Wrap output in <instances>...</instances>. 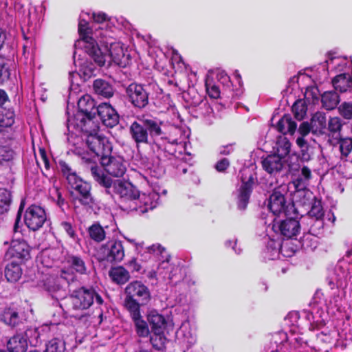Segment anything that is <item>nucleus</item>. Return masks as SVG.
I'll list each match as a JSON object with an SVG mask.
<instances>
[{"label": "nucleus", "mask_w": 352, "mask_h": 352, "mask_svg": "<svg viewBox=\"0 0 352 352\" xmlns=\"http://www.w3.org/2000/svg\"><path fill=\"white\" fill-rule=\"evenodd\" d=\"M314 223L311 226V229L314 231L320 230L323 228L324 226V218L323 219H314ZM313 222V221H311Z\"/></svg>", "instance_id": "nucleus-61"}, {"label": "nucleus", "mask_w": 352, "mask_h": 352, "mask_svg": "<svg viewBox=\"0 0 352 352\" xmlns=\"http://www.w3.org/2000/svg\"><path fill=\"white\" fill-rule=\"evenodd\" d=\"M12 201L11 191L5 188H0V214L7 213L10 210Z\"/></svg>", "instance_id": "nucleus-37"}, {"label": "nucleus", "mask_w": 352, "mask_h": 352, "mask_svg": "<svg viewBox=\"0 0 352 352\" xmlns=\"http://www.w3.org/2000/svg\"><path fill=\"white\" fill-rule=\"evenodd\" d=\"M235 143L228 144L219 148V153L222 155H228L234 152Z\"/></svg>", "instance_id": "nucleus-59"}, {"label": "nucleus", "mask_w": 352, "mask_h": 352, "mask_svg": "<svg viewBox=\"0 0 352 352\" xmlns=\"http://www.w3.org/2000/svg\"><path fill=\"white\" fill-rule=\"evenodd\" d=\"M147 321L151 331H164L167 325V321L164 316L156 311H151L147 315Z\"/></svg>", "instance_id": "nucleus-29"}, {"label": "nucleus", "mask_w": 352, "mask_h": 352, "mask_svg": "<svg viewBox=\"0 0 352 352\" xmlns=\"http://www.w3.org/2000/svg\"><path fill=\"white\" fill-rule=\"evenodd\" d=\"M65 342L62 339L54 338L46 343L45 352H65Z\"/></svg>", "instance_id": "nucleus-40"}, {"label": "nucleus", "mask_w": 352, "mask_h": 352, "mask_svg": "<svg viewBox=\"0 0 352 352\" xmlns=\"http://www.w3.org/2000/svg\"><path fill=\"white\" fill-rule=\"evenodd\" d=\"M96 71V67L94 65L89 61H84L80 66L79 72L85 80L90 78L94 75Z\"/></svg>", "instance_id": "nucleus-44"}, {"label": "nucleus", "mask_w": 352, "mask_h": 352, "mask_svg": "<svg viewBox=\"0 0 352 352\" xmlns=\"http://www.w3.org/2000/svg\"><path fill=\"white\" fill-rule=\"evenodd\" d=\"M124 306L128 311L140 310L151 300L148 288L141 281L131 282L125 288Z\"/></svg>", "instance_id": "nucleus-4"}, {"label": "nucleus", "mask_w": 352, "mask_h": 352, "mask_svg": "<svg viewBox=\"0 0 352 352\" xmlns=\"http://www.w3.org/2000/svg\"><path fill=\"white\" fill-rule=\"evenodd\" d=\"M14 123V113L10 109L0 107V127H10Z\"/></svg>", "instance_id": "nucleus-41"}, {"label": "nucleus", "mask_w": 352, "mask_h": 352, "mask_svg": "<svg viewBox=\"0 0 352 352\" xmlns=\"http://www.w3.org/2000/svg\"><path fill=\"white\" fill-rule=\"evenodd\" d=\"M155 194H140L134 206H129V210L131 211H136L138 212L144 214L148 210L154 209L157 206V202L155 200Z\"/></svg>", "instance_id": "nucleus-19"}, {"label": "nucleus", "mask_w": 352, "mask_h": 352, "mask_svg": "<svg viewBox=\"0 0 352 352\" xmlns=\"http://www.w3.org/2000/svg\"><path fill=\"white\" fill-rule=\"evenodd\" d=\"M23 219L29 230L38 231L47 221L46 210L41 206L31 204L25 209Z\"/></svg>", "instance_id": "nucleus-9"}, {"label": "nucleus", "mask_w": 352, "mask_h": 352, "mask_svg": "<svg viewBox=\"0 0 352 352\" xmlns=\"http://www.w3.org/2000/svg\"><path fill=\"white\" fill-rule=\"evenodd\" d=\"M74 192L72 193L74 201H78L86 208H92L95 199L91 194V186L82 179H76L70 183Z\"/></svg>", "instance_id": "nucleus-10"}, {"label": "nucleus", "mask_w": 352, "mask_h": 352, "mask_svg": "<svg viewBox=\"0 0 352 352\" xmlns=\"http://www.w3.org/2000/svg\"><path fill=\"white\" fill-rule=\"evenodd\" d=\"M331 83L336 91L344 93L352 88V79L349 73H342L336 75L331 80Z\"/></svg>", "instance_id": "nucleus-27"}, {"label": "nucleus", "mask_w": 352, "mask_h": 352, "mask_svg": "<svg viewBox=\"0 0 352 352\" xmlns=\"http://www.w3.org/2000/svg\"><path fill=\"white\" fill-rule=\"evenodd\" d=\"M301 177H303V179L307 181H309L311 178V172L308 166H304L301 168Z\"/></svg>", "instance_id": "nucleus-63"}, {"label": "nucleus", "mask_w": 352, "mask_h": 352, "mask_svg": "<svg viewBox=\"0 0 352 352\" xmlns=\"http://www.w3.org/2000/svg\"><path fill=\"white\" fill-rule=\"evenodd\" d=\"M150 336V342L153 348L157 351H164L166 349V344L168 340L164 334V331H151Z\"/></svg>", "instance_id": "nucleus-36"}, {"label": "nucleus", "mask_w": 352, "mask_h": 352, "mask_svg": "<svg viewBox=\"0 0 352 352\" xmlns=\"http://www.w3.org/2000/svg\"><path fill=\"white\" fill-rule=\"evenodd\" d=\"M128 266L133 272H139L141 269V265L137 262V259L135 258H133L129 261Z\"/></svg>", "instance_id": "nucleus-62"}, {"label": "nucleus", "mask_w": 352, "mask_h": 352, "mask_svg": "<svg viewBox=\"0 0 352 352\" xmlns=\"http://www.w3.org/2000/svg\"><path fill=\"white\" fill-rule=\"evenodd\" d=\"M57 206H58L62 212H65V208H68L69 205L65 198L62 195V192L58 188H55V197L53 198Z\"/></svg>", "instance_id": "nucleus-50"}, {"label": "nucleus", "mask_w": 352, "mask_h": 352, "mask_svg": "<svg viewBox=\"0 0 352 352\" xmlns=\"http://www.w3.org/2000/svg\"><path fill=\"white\" fill-rule=\"evenodd\" d=\"M287 218L278 223V229L281 236L285 239H291L296 236L300 232V223L298 211L292 215L286 216Z\"/></svg>", "instance_id": "nucleus-14"}, {"label": "nucleus", "mask_w": 352, "mask_h": 352, "mask_svg": "<svg viewBox=\"0 0 352 352\" xmlns=\"http://www.w3.org/2000/svg\"><path fill=\"white\" fill-rule=\"evenodd\" d=\"M96 112L102 124L108 128H113L120 122L118 113L109 102L100 103L96 107Z\"/></svg>", "instance_id": "nucleus-16"}, {"label": "nucleus", "mask_w": 352, "mask_h": 352, "mask_svg": "<svg viewBox=\"0 0 352 352\" xmlns=\"http://www.w3.org/2000/svg\"><path fill=\"white\" fill-rule=\"evenodd\" d=\"M93 89L94 93L99 97L109 99L112 98L115 93V89L113 85L109 81L97 78L93 82Z\"/></svg>", "instance_id": "nucleus-24"}, {"label": "nucleus", "mask_w": 352, "mask_h": 352, "mask_svg": "<svg viewBox=\"0 0 352 352\" xmlns=\"http://www.w3.org/2000/svg\"><path fill=\"white\" fill-rule=\"evenodd\" d=\"M104 180L107 184L101 182L100 186L105 188L106 194L111 196L118 195L122 203V208L129 209V206H134L135 200L140 196V191L134 185L120 179L113 180L108 176Z\"/></svg>", "instance_id": "nucleus-3"}, {"label": "nucleus", "mask_w": 352, "mask_h": 352, "mask_svg": "<svg viewBox=\"0 0 352 352\" xmlns=\"http://www.w3.org/2000/svg\"><path fill=\"white\" fill-rule=\"evenodd\" d=\"M148 251L150 253H156L157 254H162L164 252H166L165 248L162 247L160 245H153L149 246L148 247Z\"/></svg>", "instance_id": "nucleus-60"}, {"label": "nucleus", "mask_w": 352, "mask_h": 352, "mask_svg": "<svg viewBox=\"0 0 352 352\" xmlns=\"http://www.w3.org/2000/svg\"><path fill=\"white\" fill-rule=\"evenodd\" d=\"M206 92L208 96L212 99H218L220 98L221 91L218 85L212 82L206 81L205 83Z\"/></svg>", "instance_id": "nucleus-47"}, {"label": "nucleus", "mask_w": 352, "mask_h": 352, "mask_svg": "<svg viewBox=\"0 0 352 352\" xmlns=\"http://www.w3.org/2000/svg\"><path fill=\"white\" fill-rule=\"evenodd\" d=\"M261 165L266 173L275 176L282 171L284 162L278 155L273 153L267 155L265 157H262Z\"/></svg>", "instance_id": "nucleus-20"}, {"label": "nucleus", "mask_w": 352, "mask_h": 352, "mask_svg": "<svg viewBox=\"0 0 352 352\" xmlns=\"http://www.w3.org/2000/svg\"><path fill=\"white\" fill-rule=\"evenodd\" d=\"M129 313L133 322L137 336L140 338H147L151 331L149 329L147 322L142 318L140 310L131 311Z\"/></svg>", "instance_id": "nucleus-23"}, {"label": "nucleus", "mask_w": 352, "mask_h": 352, "mask_svg": "<svg viewBox=\"0 0 352 352\" xmlns=\"http://www.w3.org/2000/svg\"><path fill=\"white\" fill-rule=\"evenodd\" d=\"M41 287L56 300L65 299L69 293L65 283L56 276H49L41 281Z\"/></svg>", "instance_id": "nucleus-11"}, {"label": "nucleus", "mask_w": 352, "mask_h": 352, "mask_svg": "<svg viewBox=\"0 0 352 352\" xmlns=\"http://www.w3.org/2000/svg\"><path fill=\"white\" fill-rule=\"evenodd\" d=\"M1 320L11 328L18 327L22 324V318L16 309L6 307L1 314Z\"/></svg>", "instance_id": "nucleus-25"}, {"label": "nucleus", "mask_w": 352, "mask_h": 352, "mask_svg": "<svg viewBox=\"0 0 352 352\" xmlns=\"http://www.w3.org/2000/svg\"><path fill=\"white\" fill-rule=\"evenodd\" d=\"M3 264L5 265L4 274L7 280L10 283L17 282L22 275L21 265L23 263L11 259L5 261L4 256Z\"/></svg>", "instance_id": "nucleus-21"}, {"label": "nucleus", "mask_w": 352, "mask_h": 352, "mask_svg": "<svg viewBox=\"0 0 352 352\" xmlns=\"http://www.w3.org/2000/svg\"><path fill=\"white\" fill-rule=\"evenodd\" d=\"M158 88L156 83L141 84L135 82L130 83L124 89L125 97L131 106L138 110H143L149 104V89Z\"/></svg>", "instance_id": "nucleus-5"}, {"label": "nucleus", "mask_w": 352, "mask_h": 352, "mask_svg": "<svg viewBox=\"0 0 352 352\" xmlns=\"http://www.w3.org/2000/svg\"><path fill=\"white\" fill-rule=\"evenodd\" d=\"M124 257V249L122 242L119 240H110L103 244L98 253L99 262H120Z\"/></svg>", "instance_id": "nucleus-8"}, {"label": "nucleus", "mask_w": 352, "mask_h": 352, "mask_svg": "<svg viewBox=\"0 0 352 352\" xmlns=\"http://www.w3.org/2000/svg\"><path fill=\"white\" fill-rule=\"evenodd\" d=\"M30 251L31 248L25 240L13 241L4 254L5 261L11 259L25 264L31 258Z\"/></svg>", "instance_id": "nucleus-12"}, {"label": "nucleus", "mask_w": 352, "mask_h": 352, "mask_svg": "<svg viewBox=\"0 0 352 352\" xmlns=\"http://www.w3.org/2000/svg\"><path fill=\"white\" fill-rule=\"evenodd\" d=\"M327 124L328 126L327 127V131L329 132V136L331 135L332 137H334L335 135H340V131L342 129V123L340 118H330Z\"/></svg>", "instance_id": "nucleus-42"}, {"label": "nucleus", "mask_w": 352, "mask_h": 352, "mask_svg": "<svg viewBox=\"0 0 352 352\" xmlns=\"http://www.w3.org/2000/svg\"><path fill=\"white\" fill-rule=\"evenodd\" d=\"M270 344L271 346L267 349V352H280L283 346L282 342H280L279 344H277L276 341L274 342L275 348L274 347V344L272 342H270Z\"/></svg>", "instance_id": "nucleus-64"}, {"label": "nucleus", "mask_w": 352, "mask_h": 352, "mask_svg": "<svg viewBox=\"0 0 352 352\" xmlns=\"http://www.w3.org/2000/svg\"><path fill=\"white\" fill-rule=\"evenodd\" d=\"M81 163L84 166H87V168L90 169L91 176L96 182L99 185L101 182L107 184V182L104 180V178L107 175L104 174V171L98 166L96 162L93 158L89 157L87 155H82L81 157Z\"/></svg>", "instance_id": "nucleus-22"}, {"label": "nucleus", "mask_w": 352, "mask_h": 352, "mask_svg": "<svg viewBox=\"0 0 352 352\" xmlns=\"http://www.w3.org/2000/svg\"><path fill=\"white\" fill-rule=\"evenodd\" d=\"M78 113L77 116H81L80 124L82 128L85 125L86 119L91 121L96 117V107H95V101L90 96H83L78 102Z\"/></svg>", "instance_id": "nucleus-17"}, {"label": "nucleus", "mask_w": 352, "mask_h": 352, "mask_svg": "<svg viewBox=\"0 0 352 352\" xmlns=\"http://www.w3.org/2000/svg\"><path fill=\"white\" fill-rule=\"evenodd\" d=\"M109 276L112 281L118 285H124L130 278L129 271L123 266L112 267L109 271Z\"/></svg>", "instance_id": "nucleus-31"}, {"label": "nucleus", "mask_w": 352, "mask_h": 352, "mask_svg": "<svg viewBox=\"0 0 352 352\" xmlns=\"http://www.w3.org/2000/svg\"><path fill=\"white\" fill-rule=\"evenodd\" d=\"M88 233L90 238L98 243L104 240L106 236V232L104 228L98 223L92 224L88 228Z\"/></svg>", "instance_id": "nucleus-39"}, {"label": "nucleus", "mask_w": 352, "mask_h": 352, "mask_svg": "<svg viewBox=\"0 0 352 352\" xmlns=\"http://www.w3.org/2000/svg\"><path fill=\"white\" fill-rule=\"evenodd\" d=\"M292 112L294 115V117L297 120H302L307 112V106L305 102L302 100H299L296 101L292 107Z\"/></svg>", "instance_id": "nucleus-46"}, {"label": "nucleus", "mask_w": 352, "mask_h": 352, "mask_svg": "<svg viewBox=\"0 0 352 352\" xmlns=\"http://www.w3.org/2000/svg\"><path fill=\"white\" fill-rule=\"evenodd\" d=\"M70 268L79 274H86L87 267L84 259L80 255L69 254L66 258Z\"/></svg>", "instance_id": "nucleus-33"}, {"label": "nucleus", "mask_w": 352, "mask_h": 352, "mask_svg": "<svg viewBox=\"0 0 352 352\" xmlns=\"http://www.w3.org/2000/svg\"><path fill=\"white\" fill-rule=\"evenodd\" d=\"M86 144L88 148L97 157H100V160L106 155L112 153V145L111 142L104 137L98 135V134L90 133L86 139Z\"/></svg>", "instance_id": "nucleus-13"}, {"label": "nucleus", "mask_w": 352, "mask_h": 352, "mask_svg": "<svg viewBox=\"0 0 352 352\" xmlns=\"http://www.w3.org/2000/svg\"><path fill=\"white\" fill-rule=\"evenodd\" d=\"M24 206H25V201L22 200L20 204V206H19V210L17 212V214H16V217L15 219V222H14V232H17L19 223L21 221L22 212H23Z\"/></svg>", "instance_id": "nucleus-57"}, {"label": "nucleus", "mask_w": 352, "mask_h": 352, "mask_svg": "<svg viewBox=\"0 0 352 352\" xmlns=\"http://www.w3.org/2000/svg\"><path fill=\"white\" fill-rule=\"evenodd\" d=\"M6 346L8 352H26L27 338L23 333H16L8 340Z\"/></svg>", "instance_id": "nucleus-26"}, {"label": "nucleus", "mask_w": 352, "mask_h": 352, "mask_svg": "<svg viewBox=\"0 0 352 352\" xmlns=\"http://www.w3.org/2000/svg\"><path fill=\"white\" fill-rule=\"evenodd\" d=\"M307 215L312 221L316 219H323L324 212L322 206L321 201L318 200L316 197L314 198V201L311 203V207L307 212Z\"/></svg>", "instance_id": "nucleus-38"}, {"label": "nucleus", "mask_w": 352, "mask_h": 352, "mask_svg": "<svg viewBox=\"0 0 352 352\" xmlns=\"http://www.w3.org/2000/svg\"><path fill=\"white\" fill-rule=\"evenodd\" d=\"M80 41L84 43L85 53L100 67L104 66L107 61L113 62L118 65L124 63V53L120 43H107L100 46L92 36L93 32L88 23H79L78 27Z\"/></svg>", "instance_id": "nucleus-1"}, {"label": "nucleus", "mask_w": 352, "mask_h": 352, "mask_svg": "<svg viewBox=\"0 0 352 352\" xmlns=\"http://www.w3.org/2000/svg\"><path fill=\"white\" fill-rule=\"evenodd\" d=\"M164 122L160 119L148 115L138 116L131 122L129 133L136 146L156 143L158 139L166 140L164 130Z\"/></svg>", "instance_id": "nucleus-2"}, {"label": "nucleus", "mask_w": 352, "mask_h": 352, "mask_svg": "<svg viewBox=\"0 0 352 352\" xmlns=\"http://www.w3.org/2000/svg\"><path fill=\"white\" fill-rule=\"evenodd\" d=\"M100 164L104 170L113 177H122L126 172V167L122 158L109 155H104L100 160Z\"/></svg>", "instance_id": "nucleus-18"}, {"label": "nucleus", "mask_w": 352, "mask_h": 352, "mask_svg": "<svg viewBox=\"0 0 352 352\" xmlns=\"http://www.w3.org/2000/svg\"><path fill=\"white\" fill-rule=\"evenodd\" d=\"M70 298L74 309L84 310L89 308L94 303V299L98 305L103 303V299L95 289L90 287H80L72 291Z\"/></svg>", "instance_id": "nucleus-6"}, {"label": "nucleus", "mask_w": 352, "mask_h": 352, "mask_svg": "<svg viewBox=\"0 0 352 352\" xmlns=\"http://www.w3.org/2000/svg\"><path fill=\"white\" fill-rule=\"evenodd\" d=\"M340 151L341 155L344 157L349 156L352 151V138H341L338 139Z\"/></svg>", "instance_id": "nucleus-45"}, {"label": "nucleus", "mask_w": 352, "mask_h": 352, "mask_svg": "<svg viewBox=\"0 0 352 352\" xmlns=\"http://www.w3.org/2000/svg\"><path fill=\"white\" fill-rule=\"evenodd\" d=\"M10 72L8 67L6 59L0 55V82H3L10 78Z\"/></svg>", "instance_id": "nucleus-49"}, {"label": "nucleus", "mask_w": 352, "mask_h": 352, "mask_svg": "<svg viewBox=\"0 0 352 352\" xmlns=\"http://www.w3.org/2000/svg\"><path fill=\"white\" fill-rule=\"evenodd\" d=\"M17 158L16 151L8 145H0V166L11 168Z\"/></svg>", "instance_id": "nucleus-28"}, {"label": "nucleus", "mask_w": 352, "mask_h": 352, "mask_svg": "<svg viewBox=\"0 0 352 352\" xmlns=\"http://www.w3.org/2000/svg\"><path fill=\"white\" fill-rule=\"evenodd\" d=\"M60 227L69 238L73 240H76L77 239L78 236L74 226L71 222L66 221H61L60 223Z\"/></svg>", "instance_id": "nucleus-48"}, {"label": "nucleus", "mask_w": 352, "mask_h": 352, "mask_svg": "<svg viewBox=\"0 0 352 352\" xmlns=\"http://www.w3.org/2000/svg\"><path fill=\"white\" fill-rule=\"evenodd\" d=\"M340 114L345 119H352V103L344 102L338 108Z\"/></svg>", "instance_id": "nucleus-51"}, {"label": "nucleus", "mask_w": 352, "mask_h": 352, "mask_svg": "<svg viewBox=\"0 0 352 352\" xmlns=\"http://www.w3.org/2000/svg\"><path fill=\"white\" fill-rule=\"evenodd\" d=\"M307 180L303 179L301 176L292 181V184L296 191H302L307 189Z\"/></svg>", "instance_id": "nucleus-53"}, {"label": "nucleus", "mask_w": 352, "mask_h": 352, "mask_svg": "<svg viewBox=\"0 0 352 352\" xmlns=\"http://www.w3.org/2000/svg\"><path fill=\"white\" fill-rule=\"evenodd\" d=\"M291 146L292 144L287 138L280 136L277 139L276 147L274 148L275 150L274 154L278 155L283 160L289 154Z\"/></svg>", "instance_id": "nucleus-35"}, {"label": "nucleus", "mask_w": 352, "mask_h": 352, "mask_svg": "<svg viewBox=\"0 0 352 352\" xmlns=\"http://www.w3.org/2000/svg\"><path fill=\"white\" fill-rule=\"evenodd\" d=\"M340 101V96L335 91H325L321 96V102L322 107L327 110H333L336 109Z\"/></svg>", "instance_id": "nucleus-34"}, {"label": "nucleus", "mask_w": 352, "mask_h": 352, "mask_svg": "<svg viewBox=\"0 0 352 352\" xmlns=\"http://www.w3.org/2000/svg\"><path fill=\"white\" fill-rule=\"evenodd\" d=\"M298 131L300 135L302 137L307 136L310 132L313 133V126L311 122H302L300 124Z\"/></svg>", "instance_id": "nucleus-54"}, {"label": "nucleus", "mask_w": 352, "mask_h": 352, "mask_svg": "<svg viewBox=\"0 0 352 352\" xmlns=\"http://www.w3.org/2000/svg\"><path fill=\"white\" fill-rule=\"evenodd\" d=\"M255 178L250 174L247 180L242 176L241 185L238 189L236 196V206L239 210L243 211L247 209L250 202L251 195L253 192Z\"/></svg>", "instance_id": "nucleus-15"}, {"label": "nucleus", "mask_w": 352, "mask_h": 352, "mask_svg": "<svg viewBox=\"0 0 352 352\" xmlns=\"http://www.w3.org/2000/svg\"><path fill=\"white\" fill-rule=\"evenodd\" d=\"M313 126V134L324 135L327 133V118L324 113L316 112L310 120Z\"/></svg>", "instance_id": "nucleus-32"}, {"label": "nucleus", "mask_w": 352, "mask_h": 352, "mask_svg": "<svg viewBox=\"0 0 352 352\" xmlns=\"http://www.w3.org/2000/svg\"><path fill=\"white\" fill-rule=\"evenodd\" d=\"M61 171L63 175L67 177L68 182L70 184L76 179H78L77 175L74 173H72L71 168L68 166L66 162H62L60 164Z\"/></svg>", "instance_id": "nucleus-52"}, {"label": "nucleus", "mask_w": 352, "mask_h": 352, "mask_svg": "<svg viewBox=\"0 0 352 352\" xmlns=\"http://www.w3.org/2000/svg\"><path fill=\"white\" fill-rule=\"evenodd\" d=\"M230 163L228 159L222 158L215 164V169L220 173H224L230 166Z\"/></svg>", "instance_id": "nucleus-55"}, {"label": "nucleus", "mask_w": 352, "mask_h": 352, "mask_svg": "<svg viewBox=\"0 0 352 352\" xmlns=\"http://www.w3.org/2000/svg\"><path fill=\"white\" fill-rule=\"evenodd\" d=\"M277 131L283 135L289 133L293 135L297 128L296 122L292 119L291 115L285 114L276 125Z\"/></svg>", "instance_id": "nucleus-30"}, {"label": "nucleus", "mask_w": 352, "mask_h": 352, "mask_svg": "<svg viewBox=\"0 0 352 352\" xmlns=\"http://www.w3.org/2000/svg\"><path fill=\"white\" fill-rule=\"evenodd\" d=\"M267 208L274 216L292 215L296 212V208L292 201H287L285 194L279 188H274L267 199Z\"/></svg>", "instance_id": "nucleus-7"}, {"label": "nucleus", "mask_w": 352, "mask_h": 352, "mask_svg": "<svg viewBox=\"0 0 352 352\" xmlns=\"http://www.w3.org/2000/svg\"><path fill=\"white\" fill-rule=\"evenodd\" d=\"M38 153H39V155H40L42 161L44 163L45 168L47 170H49L50 168V160H49V159L47 157V152H46L45 148L40 147L39 149H38Z\"/></svg>", "instance_id": "nucleus-58"}, {"label": "nucleus", "mask_w": 352, "mask_h": 352, "mask_svg": "<svg viewBox=\"0 0 352 352\" xmlns=\"http://www.w3.org/2000/svg\"><path fill=\"white\" fill-rule=\"evenodd\" d=\"M92 19L97 23H102L109 20L108 15L102 12H93Z\"/></svg>", "instance_id": "nucleus-56"}, {"label": "nucleus", "mask_w": 352, "mask_h": 352, "mask_svg": "<svg viewBox=\"0 0 352 352\" xmlns=\"http://www.w3.org/2000/svg\"><path fill=\"white\" fill-rule=\"evenodd\" d=\"M61 283H64L66 288L71 287L72 284L78 281L77 276L73 272L68 270L62 269L60 271L59 276H57Z\"/></svg>", "instance_id": "nucleus-43"}]
</instances>
